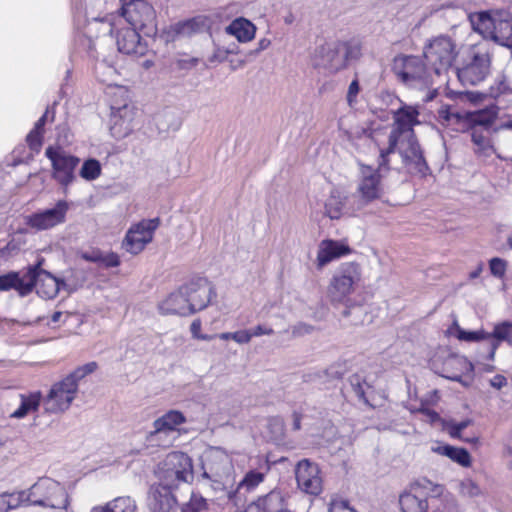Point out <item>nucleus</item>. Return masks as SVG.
<instances>
[{
    "instance_id": "ea45409f",
    "label": "nucleus",
    "mask_w": 512,
    "mask_h": 512,
    "mask_svg": "<svg viewBox=\"0 0 512 512\" xmlns=\"http://www.w3.org/2000/svg\"><path fill=\"white\" fill-rule=\"evenodd\" d=\"M471 139L475 145V152L482 155H489L492 146L489 139V130L472 128Z\"/></svg>"
},
{
    "instance_id": "09e8293b",
    "label": "nucleus",
    "mask_w": 512,
    "mask_h": 512,
    "mask_svg": "<svg viewBox=\"0 0 512 512\" xmlns=\"http://www.w3.org/2000/svg\"><path fill=\"white\" fill-rule=\"evenodd\" d=\"M329 512H357V511L349 505V502L347 500L336 497V498H333L329 504Z\"/></svg>"
},
{
    "instance_id": "58836bf2",
    "label": "nucleus",
    "mask_w": 512,
    "mask_h": 512,
    "mask_svg": "<svg viewBox=\"0 0 512 512\" xmlns=\"http://www.w3.org/2000/svg\"><path fill=\"white\" fill-rule=\"evenodd\" d=\"M454 336L459 341L465 342H480V341H488L490 343V334L484 329H479L475 331H467L461 328L456 322L454 323Z\"/></svg>"
},
{
    "instance_id": "a19ab883",
    "label": "nucleus",
    "mask_w": 512,
    "mask_h": 512,
    "mask_svg": "<svg viewBox=\"0 0 512 512\" xmlns=\"http://www.w3.org/2000/svg\"><path fill=\"white\" fill-rule=\"evenodd\" d=\"M496 113L492 110H481L471 115V121L473 122L472 128H478L482 130H489L490 126L494 123Z\"/></svg>"
},
{
    "instance_id": "aec40b11",
    "label": "nucleus",
    "mask_w": 512,
    "mask_h": 512,
    "mask_svg": "<svg viewBox=\"0 0 512 512\" xmlns=\"http://www.w3.org/2000/svg\"><path fill=\"white\" fill-rule=\"evenodd\" d=\"M296 481L299 489L306 494L317 496L323 490V481L317 464L303 459L296 466Z\"/></svg>"
},
{
    "instance_id": "72a5a7b5",
    "label": "nucleus",
    "mask_w": 512,
    "mask_h": 512,
    "mask_svg": "<svg viewBox=\"0 0 512 512\" xmlns=\"http://www.w3.org/2000/svg\"><path fill=\"white\" fill-rule=\"evenodd\" d=\"M136 501L130 496H120L104 506L94 507L91 512H137Z\"/></svg>"
},
{
    "instance_id": "473e14b6",
    "label": "nucleus",
    "mask_w": 512,
    "mask_h": 512,
    "mask_svg": "<svg viewBox=\"0 0 512 512\" xmlns=\"http://www.w3.org/2000/svg\"><path fill=\"white\" fill-rule=\"evenodd\" d=\"M353 116L341 117L338 120L339 137L354 144L357 139L367 137V130L351 124Z\"/></svg>"
},
{
    "instance_id": "dca6fc26",
    "label": "nucleus",
    "mask_w": 512,
    "mask_h": 512,
    "mask_svg": "<svg viewBox=\"0 0 512 512\" xmlns=\"http://www.w3.org/2000/svg\"><path fill=\"white\" fill-rule=\"evenodd\" d=\"M491 57L487 51L477 50L470 60L456 69L458 79L463 85H477L490 73Z\"/></svg>"
},
{
    "instance_id": "4468645a",
    "label": "nucleus",
    "mask_w": 512,
    "mask_h": 512,
    "mask_svg": "<svg viewBox=\"0 0 512 512\" xmlns=\"http://www.w3.org/2000/svg\"><path fill=\"white\" fill-rule=\"evenodd\" d=\"M70 204L66 200H58L51 208L34 212L25 217V224L35 231H45L62 225L67 220Z\"/></svg>"
},
{
    "instance_id": "e2e57ef3",
    "label": "nucleus",
    "mask_w": 512,
    "mask_h": 512,
    "mask_svg": "<svg viewBox=\"0 0 512 512\" xmlns=\"http://www.w3.org/2000/svg\"><path fill=\"white\" fill-rule=\"evenodd\" d=\"M439 114H440V117L446 121H449L452 118L459 119L461 117L458 112L452 111L449 107L442 108L439 111Z\"/></svg>"
},
{
    "instance_id": "a878e982",
    "label": "nucleus",
    "mask_w": 512,
    "mask_h": 512,
    "mask_svg": "<svg viewBox=\"0 0 512 512\" xmlns=\"http://www.w3.org/2000/svg\"><path fill=\"white\" fill-rule=\"evenodd\" d=\"M284 508V497L281 491L273 490L248 505L245 512H282Z\"/></svg>"
},
{
    "instance_id": "9b49d317",
    "label": "nucleus",
    "mask_w": 512,
    "mask_h": 512,
    "mask_svg": "<svg viewBox=\"0 0 512 512\" xmlns=\"http://www.w3.org/2000/svg\"><path fill=\"white\" fill-rule=\"evenodd\" d=\"M45 156L51 162L52 178L66 192L76 180V169L80 159L59 146H49L45 151Z\"/></svg>"
},
{
    "instance_id": "0e129e2a",
    "label": "nucleus",
    "mask_w": 512,
    "mask_h": 512,
    "mask_svg": "<svg viewBox=\"0 0 512 512\" xmlns=\"http://www.w3.org/2000/svg\"><path fill=\"white\" fill-rule=\"evenodd\" d=\"M470 424V421L469 420H465V421H461V422H458V423H455L453 426H452V430H451V435L452 436H459L460 433L468 427V425Z\"/></svg>"
},
{
    "instance_id": "603ef678",
    "label": "nucleus",
    "mask_w": 512,
    "mask_h": 512,
    "mask_svg": "<svg viewBox=\"0 0 512 512\" xmlns=\"http://www.w3.org/2000/svg\"><path fill=\"white\" fill-rule=\"evenodd\" d=\"M359 92H360L359 81H358V79H354L348 87L347 96H346L347 103L350 107H353L357 103V96H358Z\"/></svg>"
},
{
    "instance_id": "338daca9",
    "label": "nucleus",
    "mask_w": 512,
    "mask_h": 512,
    "mask_svg": "<svg viewBox=\"0 0 512 512\" xmlns=\"http://www.w3.org/2000/svg\"><path fill=\"white\" fill-rule=\"evenodd\" d=\"M302 415L298 412H294L292 415V429L298 431L301 429Z\"/></svg>"
},
{
    "instance_id": "3c124183",
    "label": "nucleus",
    "mask_w": 512,
    "mask_h": 512,
    "mask_svg": "<svg viewBox=\"0 0 512 512\" xmlns=\"http://www.w3.org/2000/svg\"><path fill=\"white\" fill-rule=\"evenodd\" d=\"M95 72L97 77L102 82H108V78H106V74L109 76L116 75V70L114 67L107 65L104 61L98 62L95 67Z\"/></svg>"
},
{
    "instance_id": "2f4dec72",
    "label": "nucleus",
    "mask_w": 512,
    "mask_h": 512,
    "mask_svg": "<svg viewBox=\"0 0 512 512\" xmlns=\"http://www.w3.org/2000/svg\"><path fill=\"white\" fill-rule=\"evenodd\" d=\"M20 405L11 413L10 417L16 419H22L30 413L36 412L43 402L42 395L40 392H33L29 394H20Z\"/></svg>"
},
{
    "instance_id": "c9c22d12",
    "label": "nucleus",
    "mask_w": 512,
    "mask_h": 512,
    "mask_svg": "<svg viewBox=\"0 0 512 512\" xmlns=\"http://www.w3.org/2000/svg\"><path fill=\"white\" fill-rule=\"evenodd\" d=\"M186 418L182 412L178 410H170L153 423V426H158L165 429L168 432H172L177 437L179 436L178 426L184 424Z\"/></svg>"
},
{
    "instance_id": "bb28decb",
    "label": "nucleus",
    "mask_w": 512,
    "mask_h": 512,
    "mask_svg": "<svg viewBox=\"0 0 512 512\" xmlns=\"http://www.w3.org/2000/svg\"><path fill=\"white\" fill-rule=\"evenodd\" d=\"M490 334V348L488 358L494 359L496 350L499 348L502 342H506L512 347V321H502L496 323Z\"/></svg>"
},
{
    "instance_id": "4d7b16f0",
    "label": "nucleus",
    "mask_w": 512,
    "mask_h": 512,
    "mask_svg": "<svg viewBox=\"0 0 512 512\" xmlns=\"http://www.w3.org/2000/svg\"><path fill=\"white\" fill-rule=\"evenodd\" d=\"M313 331V327L306 323H298L291 328V333L294 337H300L306 334H310Z\"/></svg>"
},
{
    "instance_id": "4be33fe9",
    "label": "nucleus",
    "mask_w": 512,
    "mask_h": 512,
    "mask_svg": "<svg viewBox=\"0 0 512 512\" xmlns=\"http://www.w3.org/2000/svg\"><path fill=\"white\" fill-rule=\"evenodd\" d=\"M176 489L154 484L149 490L148 505L151 512H179L180 506L174 495Z\"/></svg>"
},
{
    "instance_id": "f3484780",
    "label": "nucleus",
    "mask_w": 512,
    "mask_h": 512,
    "mask_svg": "<svg viewBox=\"0 0 512 512\" xmlns=\"http://www.w3.org/2000/svg\"><path fill=\"white\" fill-rule=\"evenodd\" d=\"M159 224L160 220L154 218L142 220L131 226L122 242V247L131 254L140 253L152 241Z\"/></svg>"
},
{
    "instance_id": "a211bd4d",
    "label": "nucleus",
    "mask_w": 512,
    "mask_h": 512,
    "mask_svg": "<svg viewBox=\"0 0 512 512\" xmlns=\"http://www.w3.org/2000/svg\"><path fill=\"white\" fill-rule=\"evenodd\" d=\"M140 30L130 26L126 27L119 19L111 25L110 33L116 38L119 52L127 55H144L146 43L141 40Z\"/></svg>"
},
{
    "instance_id": "052dcab7",
    "label": "nucleus",
    "mask_w": 512,
    "mask_h": 512,
    "mask_svg": "<svg viewBox=\"0 0 512 512\" xmlns=\"http://www.w3.org/2000/svg\"><path fill=\"white\" fill-rule=\"evenodd\" d=\"M251 337H259L262 335H272L274 330L271 327L265 325H257L253 329H249Z\"/></svg>"
},
{
    "instance_id": "412c9836",
    "label": "nucleus",
    "mask_w": 512,
    "mask_h": 512,
    "mask_svg": "<svg viewBox=\"0 0 512 512\" xmlns=\"http://www.w3.org/2000/svg\"><path fill=\"white\" fill-rule=\"evenodd\" d=\"M183 293L186 294L192 314L203 310L208 306L215 290L210 281L206 278H197L183 286Z\"/></svg>"
},
{
    "instance_id": "49530a36",
    "label": "nucleus",
    "mask_w": 512,
    "mask_h": 512,
    "mask_svg": "<svg viewBox=\"0 0 512 512\" xmlns=\"http://www.w3.org/2000/svg\"><path fill=\"white\" fill-rule=\"evenodd\" d=\"M207 506L206 499L200 495L192 494L189 502L185 506H180L179 512H200Z\"/></svg>"
},
{
    "instance_id": "680f3d73",
    "label": "nucleus",
    "mask_w": 512,
    "mask_h": 512,
    "mask_svg": "<svg viewBox=\"0 0 512 512\" xmlns=\"http://www.w3.org/2000/svg\"><path fill=\"white\" fill-rule=\"evenodd\" d=\"M489 382L490 385L497 390H500L507 385L506 377L501 374L493 376Z\"/></svg>"
},
{
    "instance_id": "1a4fd4ad",
    "label": "nucleus",
    "mask_w": 512,
    "mask_h": 512,
    "mask_svg": "<svg viewBox=\"0 0 512 512\" xmlns=\"http://www.w3.org/2000/svg\"><path fill=\"white\" fill-rule=\"evenodd\" d=\"M361 280V268L355 262L341 263L334 271L329 285L328 297L332 304L345 303Z\"/></svg>"
},
{
    "instance_id": "cd10ccee",
    "label": "nucleus",
    "mask_w": 512,
    "mask_h": 512,
    "mask_svg": "<svg viewBox=\"0 0 512 512\" xmlns=\"http://www.w3.org/2000/svg\"><path fill=\"white\" fill-rule=\"evenodd\" d=\"M11 289L16 290L22 296L29 294L32 291V282L29 281L28 272L23 277H20L17 272L0 275V290L9 291Z\"/></svg>"
},
{
    "instance_id": "c03bdc74",
    "label": "nucleus",
    "mask_w": 512,
    "mask_h": 512,
    "mask_svg": "<svg viewBox=\"0 0 512 512\" xmlns=\"http://www.w3.org/2000/svg\"><path fill=\"white\" fill-rule=\"evenodd\" d=\"M510 89L509 83L505 75H498L494 79V83L490 86L488 95L492 98H498L499 96L507 93Z\"/></svg>"
},
{
    "instance_id": "423d86ee",
    "label": "nucleus",
    "mask_w": 512,
    "mask_h": 512,
    "mask_svg": "<svg viewBox=\"0 0 512 512\" xmlns=\"http://www.w3.org/2000/svg\"><path fill=\"white\" fill-rule=\"evenodd\" d=\"M157 484L178 489L182 483L193 481L192 459L184 452L173 451L158 464Z\"/></svg>"
},
{
    "instance_id": "e433bc0d",
    "label": "nucleus",
    "mask_w": 512,
    "mask_h": 512,
    "mask_svg": "<svg viewBox=\"0 0 512 512\" xmlns=\"http://www.w3.org/2000/svg\"><path fill=\"white\" fill-rule=\"evenodd\" d=\"M25 490L0 493V512H9L20 506H29Z\"/></svg>"
},
{
    "instance_id": "20e7f679",
    "label": "nucleus",
    "mask_w": 512,
    "mask_h": 512,
    "mask_svg": "<svg viewBox=\"0 0 512 512\" xmlns=\"http://www.w3.org/2000/svg\"><path fill=\"white\" fill-rule=\"evenodd\" d=\"M392 71L397 80L408 88L427 89L437 78L420 56L398 55L393 60Z\"/></svg>"
},
{
    "instance_id": "6ab92c4d",
    "label": "nucleus",
    "mask_w": 512,
    "mask_h": 512,
    "mask_svg": "<svg viewBox=\"0 0 512 512\" xmlns=\"http://www.w3.org/2000/svg\"><path fill=\"white\" fill-rule=\"evenodd\" d=\"M41 261L35 266L28 269V278L32 282V290L35 288L36 293L44 299H53L57 296L65 283L54 277L51 273L40 268Z\"/></svg>"
},
{
    "instance_id": "39448f33",
    "label": "nucleus",
    "mask_w": 512,
    "mask_h": 512,
    "mask_svg": "<svg viewBox=\"0 0 512 512\" xmlns=\"http://www.w3.org/2000/svg\"><path fill=\"white\" fill-rule=\"evenodd\" d=\"M111 95L110 131L114 138L122 139L131 134L135 128L136 108L130 102L129 90L116 86Z\"/></svg>"
},
{
    "instance_id": "393cba45",
    "label": "nucleus",
    "mask_w": 512,
    "mask_h": 512,
    "mask_svg": "<svg viewBox=\"0 0 512 512\" xmlns=\"http://www.w3.org/2000/svg\"><path fill=\"white\" fill-rule=\"evenodd\" d=\"M162 314H177L187 316L192 314L190 304L188 303L186 294L183 293V286L176 292L171 293L159 305Z\"/></svg>"
},
{
    "instance_id": "69168bd1",
    "label": "nucleus",
    "mask_w": 512,
    "mask_h": 512,
    "mask_svg": "<svg viewBox=\"0 0 512 512\" xmlns=\"http://www.w3.org/2000/svg\"><path fill=\"white\" fill-rule=\"evenodd\" d=\"M450 363H455L461 366L463 372H468L472 370V365L463 357L453 358Z\"/></svg>"
},
{
    "instance_id": "5701e85b",
    "label": "nucleus",
    "mask_w": 512,
    "mask_h": 512,
    "mask_svg": "<svg viewBox=\"0 0 512 512\" xmlns=\"http://www.w3.org/2000/svg\"><path fill=\"white\" fill-rule=\"evenodd\" d=\"M315 67H323L331 72L345 67V56L341 53V43H325L315 50Z\"/></svg>"
},
{
    "instance_id": "774afa93",
    "label": "nucleus",
    "mask_w": 512,
    "mask_h": 512,
    "mask_svg": "<svg viewBox=\"0 0 512 512\" xmlns=\"http://www.w3.org/2000/svg\"><path fill=\"white\" fill-rule=\"evenodd\" d=\"M200 330H201V322L199 320H194L190 326V331L192 333V336L197 339L199 337V335L201 334Z\"/></svg>"
},
{
    "instance_id": "8fccbe9b",
    "label": "nucleus",
    "mask_w": 512,
    "mask_h": 512,
    "mask_svg": "<svg viewBox=\"0 0 512 512\" xmlns=\"http://www.w3.org/2000/svg\"><path fill=\"white\" fill-rule=\"evenodd\" d=\"M43 132L40 130L32 129L26 137L28 146L33 151H39L42 145Z\"/></svg>"
},
{
    "instance_id": "b1692460",
    "label": "nucleus",
    "mask_w": 512,
    "mask_h": 512,
    "mask_svg": "<svg viewBox=\"0 0 512 512\" xmlns=\"http://www.w3.org/2000/svg\"><path fill=\"white\" fill-rule=\"evenodd\" d=\"M350 248L339 241L326 239L320 242L317 251L316 265L318 269H322L331 261L347 255Z\"/></svg>"
},
{
    "instance_id": "bf43d9fd",
    "label": "nucleus",
    "mask_w": 512,
    "mask_h": 512,
    "mask_svg": "<svg viewBox=\"0 0 512 512\" xmlns=\"http://www.w3.org/2000/svg\"><path fill=\"white\" fill-rule=\"evenodd\" d=\"M102 254H103V252H101L98 249H95V250L84 252L82 254V258L85 259L86 261H89L92 263H97L100 265L101 259H102Z\"/></svg>"
},
{
    "instance_id": "f704fd0d",
    "label": "nucleus",
    "mask_w": 512,
    "mask_h": 512,
    "mask_svg": "<svg viewBox=\"0 0 512 512\" xmlns=\"http://www.w3.org/2000/svg\"><path fill=\"white\" fill-rule=\"evenodd\" d=\"M345 203L346 196L338 189H333L324 205L325 215L332 220L340 219L344 214Z\"/></svg>"
},
{
    "instance_id": "2eb2a0df",
    "label": "nucleus",
    "mask_w": 512,
    "mask_h": 512,
    "mask_svg": "<svg viewBox=\"0 0 512 512\" xmlns=\"http://www.w3.org/2000/svg\"><path fill=\"white\" fill-rule=\"evenodd\" d=\"M78 392V384L66 377L55 383L47 396L43 399L45 412L51 414L62 413L72 404Z\"/></svg>"
},
{
    "instance_id": "ddd939ff",
    "label": "nucleus",
    "mask_w": 512,
    "mask_h": 512,
    "mask_svg": "<svg viewBox=\"0 0 512 512\" xmlns=\"http://www.w3.org/2000/svg\"><path fill=\"white\" fill-rule=\"evenodd\" d=\"M419 489L428 491L433 496H440L444 491L442 485L435 484L426 478L419 479L400 494L399 505L402 512H427V499L417 495Z\"/></svg>"
},
{
    "instance_id": "f8f14e48",
    "label": "nucleus",
    "mask_w": 512,
    "mask_h": 512,
    "mask_svg": "<svg viewBox=\"0 0 512 512\" xmlns=\"http://www.w3.org/2000/svg\"><path fill=\"white\" fill-rule=\"evenodd\" d=\"M393 168L392 159L390 158V166L377 168L372 166L362 165L360 170V179L356 190L357 209H362L372 201L379 199L383 195L382 185V171L390 170Z\"/></svg>"
},
{
    "instance_id": "6e6d98bb",
    "label": "nucleus",
    "mask_w": 512,
    "mask_h": 512,
    "mask_svg": "<svg viewBox=\"0 0 512 512\" xmlns=\"http://www.w3.org/2000/svg\"><path fill=\"white\" fill-rule=\"evenodd\" d=\"M100 265L106 268H113L120 265L119 256L114 252L103 253Z\"/></svg>"
},
{
    "instance_id": "5fc2aeb1",
    "label": "nucleus",
    "mask_w": 512,
    "mask_h": 512,
    "mask_svg": "<svg viewBox=\"0 0 512 512\" xmlns=\"http://www.w3.org/2000/svg\"><path fill=\"white\" fill-rule=\"evenodd\" d=\"M490 271L496 277H502L506 271V262L500 258L490 260Z\"/></svg>"
},
{
    "instance_id": "f257e3e1",
    "label": "nucleus",
    "mask_w": 512,
    "mask_h": 512,
    "mask_svg": "<svg viewBox=\"0 0 512 512\" xmlns=\"http://www.w3.org/2000/svg\"><path fill=\"white\" fill-rule=\"evenodd\" d=\"M418 116L419 110L416 106L402 103L393 112V124L389 133L383 134L384 139H379L378 135H375L380 167L390 166V156L398 152L403 167L410 174H427L429 167L413 129L420 123Z\"/></svg>"
},
{
    "instance_id": "37998d69",
    "label": "nucleus",
    "mask_w": 512,
    "mask_h": 512,
    "mask_svg": "<svg viewBox=\"0 0 512 512\" xmlns=\"http://www.w3.org/2000/svg\"><path fill=\"white\" fill-rule=\"evenodd\" d=\"M349 382L356 396L364 403L368 404L366 394L367 391L371 389V386L358 374L352 375Z\"/></svg>"
},
{
    "instance_id": "7ed1b4c3",
    "label": "nucleus",
    "mask_w": 512,
    "mask_h": 512,
    "mask_svg": "<svg viewBox=\"0 0 512 512\" xmlns=\"http://www.w3.org/2000/svg\"><path fill=\"white\" fill-rule=\"evenodd\" d=\"M201 480L215 491H228L233 481V464L229 454L221 448H211L202 459Z\"/></svg>"
},
{
    "instance_id": "f03ea898",
    "label": "nucleus",
    "mask_w": 512,
    "mask_h": 512,
    "mask_svg": "<svg viewBox=\"0 0 512 512\" xmlns=\"http://www.w3.org/2000/svg\"><path fill=\"white\" fill-rule=\"evenodd\" d=\"M470 21L484 38L512 49V15L508 11H482L471 15Z\"/></svg>"
},
{
    "instance_id": "4c0bfd02",
    "label": "nucleus",
    "mask_w": 512,
    "mask_h": 512,
    "mask_svg": "<svg viewBox=\"0 0 512 512\" xmlns=\"http://www.w3.org/2000/svg\"><path fill=\"white\" fill-rule=\"evenodd\" d=\"M177 438L172 432H168L158 426H153V430L146 436V441L150 446L169 447L173 445Z\"/></svg>"
},
{
    "instance_id": "c85d7f7f",
    "label": "nucleus",
    "mask_w": 512,
    "mask_h": 512,
    "mask_svg": "<svg viewBox=\"0 0 512 512\" xmlns=\"http://www.w3.org/2000/svg\"><path fill=\"white\" fill-rule=\"evenodd\" d=\"M225 32L235 37L239 42L247 43L254 39L256 27L250 20L239 17L225 28Z\"/></svg>"
},
{
    "instance_id": "7c9ffc66",
    "label": "nucleus",
    "mask_w": 512,
    "mask_h": 512,
    "mask_svg": "<svg viewBox=\"0 0 512 512\" xmlns=\"http://www.w3.org/2000/svg\"><path fill=\"white\" fill-rule=\"evenodd\" d=\"M265 475L259 471H249L246 473L244 478L238 483L235 490L228 489L227 497L231 501H237V495L241 493L242 490L245 492H250L254 490L260 483L264 481Z\"/></svg>"
},
{
    "instance_id": "13d9d810",
    "label": "nucleus",
    "mask_w": 512,
    "mask_h": 512,
    "mask_svg": "<svg viewBox=\"0 0 512 512\" xmlns=\"http://www.w3.org/2000/svg\"><path fill=\"white\" fill-rule=\"evenodd\" d=\"M251 339L252 337L249 329L233 332V340L238 344H247L251 341Z\"/></svg>"
},
{
    "instance_id": "a18cd8bd",
    "label": "nucleus",
    "mask_w": 512,
    "mask_h": 512,
    "mask_svg": "<svg viewBox=\"0 0 512 512\" xmlns=\"http://www.w3.org/2000/svg\"><path fill=\"white\" fill-rule=\"evenodd\" d=\"M98 365L92 361L76 368L72 373L66 376L67 379L74 380L78 384V381L87 375L93 373L97 369Z\"/></svg>"
},
{
    "instance_id": "de8ad7c7",
    "label": "nucleus",
    "mask_w": 512,
    "mask_h": 512,
    "mask_svg": "<svg viewBox=\"0 0 512 512\" xmlns=\"http://www.w3.org/2000/svg\"><path fill=\"white\" fill-rule=\"evenodd\" d=\"M460 493L463 496L474 498L481 494V489L471 479H465L460 483Z\"/></svg>"
},
{
    "instance_id": "864d4df0",
    "label": "nucleus",
    "mask_w": 512,
    "mask_h": 512,
    "mask_svg": "<svg viewBox=\"0 0 512 512\" xmlns=\"http://www.w3.org/2000/svg\"><path fill=\"white\" fill-rule=\"evenodd\" d=\"M341 53L345 56V64L350 59H356L360 55V47L358 45H351L347 43H341Z\"/></svg>"
},
{
    "instance_id": "c756f323",
    "label": "nucleus",
    "mask_w": 512,
    "mask_h": 512,
    "mask_svg": "<svg viewBox=\"0 0 512 512\" xmlns=\"http://www.w3.org/2000/svg\"><path fill=\"white\" fill-rule=\"evenodd\" d=\"M431 450L436 454L448 457L462 467H469L471 465V456L465 448L454 447L448 444H438L432 446Z\"/></svg>"
},
{
    "instance_id": "6e6552de",
    "label": "nucleus",
    "mask_w": 512,
    "mask_h": 512,
    "mask_svg": "<svg viewBox=\"0 0 512 512\" xmlns=\"http://www.w3.org/2000/svg\"><path fill=\"white\" fill-rule=\"evenodd\" d=\"M457 55V44L447 35L431 38L423 48V57L437 78L452 67Z\"/></svg>"
},
{
    "instance_id": "0eeeda50",
    "label": "nucleus",
    "mask_w": 512,
    "mask_h": 512,
    "mask_svg": "<svg viewBox=\"0 0 512 512\" xmlns=\"http://www.w3.org/2000/svg\"><path fill=\"white\" fill-rule=\"evenodd\" d=\"M29 506L50 509H66L69 504L65 487L48 477L40 478L29 489L25 490Z\"/></svg>"
},
{
    "instance_id": "79ce46f5",
    "label": "nucleus",
    "mask_w": 512,
    "mask_h": 512,
    "mask_svg": "<svg viewBox=\"0 0 512 512\" xmlns=\"http://www.w3.org/2000/svg\"><path fill=\"white\" fill-rule=\"evenodd\" d=\"M79 174L83 179L87 181H93L97 179L101 174V166L99 161L96 159H88L84 161Z\"/></svg>"
},
{
    "instance_id": "9d476101",
    "label": "nucleus",
    "mask_w": 512,
    "mask_h": 512,
    "mask_svg": "<svg viewBox=\"0 0 512 512\" xmlns=\"http://www.w3.org/2000/svg\"><path fill=\"white\" fill-rule=\"evenodd\" d=\"M122 17L130 26L143 32L145 36H154L157 32L156 12L145 0H120Z\"/></svg>"
}]
</instances>
